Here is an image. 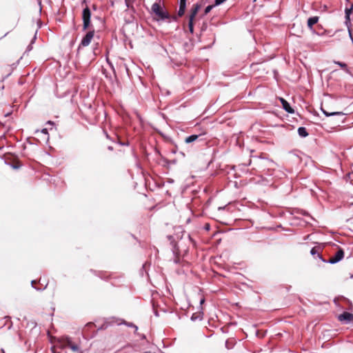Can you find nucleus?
Returning a JSON list of instances; mask_svg holds the SVG:
<instances>
[{
    "instance_id": "1",
    "label": "nucleus",
    "mask_w": 353,
    "mask_h": 353,
    "mask_svg": "<svg viewBox=\"0 0 353 353\" xmlns=\"http://www.w3.org/2000/svg\"><path fill=\"white\" fill-rule=\"evenodd\" d=\"M59 346L61 349H65L66 347H69L72 351L76 353H83L79 345L74 344L72 342L71 338L69 336H63L59 340Z\"/></svg>"
},
{
    "instance_id": "2",
    "label": "nucleus",
    "mask_w": 353,
    "mask_h": 353,
    "mask_svg": "<svg viewBox=\"0 0 353 353\" xmlns=\"http://www.w3.org/2000/svg\"><path fill=\"white\" fill-rule=\"evenodd\" d=\"M152 12L158 17L157 20H165L170 18V14L165 11L159 3L155 2L151 7Z\"/></svg>"
},
{
    "instance_id": "3",
    "label": "nucleus",
    "mask_w": 353,
    "mask_h": 353,
    "mask_svg": "<svg viewBox=\"0 0 353 353\" xmlns=\"http://www.w3.org/2000/svg\"><path fill=\"white\" fill-rule=\"evenodd\" d=\"M91 11L90 8L86 6L83 8L82 12V19H83V28L86 30L90 25Z\"/></svg>"
},
{
    "instance_id": "4",
    "label": "nucleus",
    "mask_w": 353,
    "mask_h": 353,
    "mask_svg": "<svg viewBox=\"0 0 353 353\" xmlns=\"http://www.w3.org/2000/svg\"><path fill=\"white\" fill-rule=\"evenodd\" d=\"M344 257V252L343 249L340 248L335 254L334 256L330 258L328 261H325V263L330 264H335L343 259Z\"/></svg>"
},
{
    "instance_id": "5",
    "label": "nucleus",
    "mask_w": 353,
    "mask_h": 353,
    "mask_svg": "<svg viewBox=\"0 0 353 353\" xmlns=\"http://www.w3.org/2000/svg\"><path fill=\"white\" fill-rule=\"evenodd\" d=\"M338 319L345 323H349L353 321V314L347 312H344L339 316Z\"/></svg>"
},
{
    "instance_id": "6",
    "label": "nucleus",
    "mask_w": 353,
    "mask_h": 353,
    "mask_svg": "<svg viewBox=\"0 0 353 353\" xmlns=\"http://www.w3.org/2000/svg\"><path fill=\"white\" fill-rule=\"evenodd\" d=\"M94 34V31H89L87 32L81 41V46H88L93 39Z\"/></svg>"
},
{
    "instance_id": "7",
    "label": "nucleus",
    "mask_w": 353,
    "mask_h": 353,
    "mask_svg": "<svg viewBox=\"0 0 353 353\" xmlns=\"http://www.w3.org/2000/svg\"><path fill=\"white\" fill-rule=\"evenodd\" d=\"M281 103L283 108L288 113L292 114L294 112V109L290 106L289 103L283 98H280Z\"/></svg>"
},
{
    "instance_id": "8",
    "label": "nucleus",
    "mask_w": 353,
    "mask_h": 353,
    "mask_svg": "<svg viewBox=\"0 0 353 353\" xmlns=\"http://www.w3.org/2000/svg\"><path fill=\"white\" fill-rule=\"evenodd\" d=\"M186 8V0H180L178 15L181 17L184 14Z\"/></svg>"
},
{
    "instance_id": "9",
    "label": "nucleus",
    "mask_w": 353,
    "mask_h": 353,
    "mask_svg": "<svg viewBox=\"0 0 353 353\" xmlns=\"http://www.w3.org/2000/svg\"><path fill=\"white\" fill-rule=\"evenodd\" d=\"M199 9H200L199 4L196 3V4L193 5V6L191 9V13L190 14L189 19L194 20V19L196 17Z\"/></svg>"
},
{
    "instance_id": "10",
    "label": "nucleus",
    "mask_w": 353,
    "mask_h": 353,
    "mask_svg": "<svg viewBox=\"0 0 353 353\" xmlns=\"http://www.w3.org/2000/svg\"><path fill=\"white\" fill-rule=\"evenodd\" d=\"M319 21V17H310L307 19V26L308 28L312 30V26L316 23Z\"/></svg>"
},
{
    "instance_id": "11",
    "label": "nucleus",
    "mask_w": 353,
    "mask_h": 353,
    "mask_svg": "<svg viewBox=\"0 0 353 353\" xmlns=\"http://www.w3.org/2000/svg\"><path fill=\"white\" fill-rule=\"evenodd\" d=\"M116 323H117V325L123 324L128 327H133V328H134L135 332H137L138 330V327L136 325L133 324L132 323H128L123 320H119V321H117Z\"/></svg>"
},
{
    "instance_id": "12",
    "label": "nucleus",
    "mask_w": 353,
    "mask_h": 353,
    "mask_svg": "<svg viewBox=\"0 0 353 353\" xmlns=\"http://www.w3.org/2000/svg\"><path fill=\"white\" fill-rule=\"evenodd\" d=\"M353 12V2L350 3V7H346L345 10V18L347 20H350V17Z\"/></svg>"
},
{
    "instance_id": "13",
    "label": "nucleus",
    "mask_w": 353,
    "mask_h": 353,
    "mask_svg": "<svg viewBox=\"0 0 353 353\" xmlns=\"http://www.w3.org/2000/svg\"><path fill=\"white\" fill-rule=\"evenodd\" d=\"M298 134L301 137H306L308 135L307 130L305 127H299L298 128Z\"/></svg>"
},
{
    "instance_id": "14",
    "label": "nucleus",
    "mask_w": 353,
    "mask_h": 353,
    "mask_svg": "<svg viewBox=\"0 0 353 353\" xmlns=\"http://www.w3.org/2000/svg\"><path fill=\"white\" fill-rule=\"evenodd\" d=\"M199 135H197V134H192L185 139V142L186 143H192V142L195 141L199 138Z\"/></svg>"
},
{
    "instance_id": "15",
    "label": "nucleus",
    "mask_w": 353,
    "mask_h": 353,
    "mask_svg": "<svg viewBox=\"0 0 353 353\" xmlns=\"http://www.w3.org/2000/svg\"><path fill=\"white\" fill-rule=\"evenodd\" d=\"M310 254L312 256L316 255V256L321 260L323 262H325V261L322 258L321 255L319 253L317 249L316 248H312L310 250Z\"/></svg>"
},
{
    "instance_id": "16",
    "label": "nucleus",
    "mask_w": 353,
    "mask_h": 353,
    "mask_svg": "<svg viewBox=\"0 0 353 353\" xmlns=\"http://www.w3.org/2000/svg\"><path fill=\"white\" fill-rule=\"evenodd\" d=\"M322 112L326 117H330V116H334V115H343V113L341 112H328L323 109Z\"/></svg>"
},
{
    "instance_id": "17",
    "label": "nucleus",
    "mask_w": 353,
    "mask_h": 353,
    "mask_svg": "<svg viewBox=\"0 0 353 353\" xmlns=\"http://www.w3.org/2000/svg\"><path fill=\"white\" fill-rule=\"evenodd\" d=\"M193 21H194V20L189 19V23H188V28H189L190 32L192 34L194 32V24H193Z\"/></svg>"
},
{
    "instance_id": "18",
    "label": "nucleus",
    "mask_w": 353,
    "mask_h": 353,
    "mask_svg": "<svg viewBox=\"0 0 353 353\" xmlns=\"http://www.w3.org/2000/svg\"><path fill=\"white\" fill-rule=\"evenodd\" d=\"M37 31L35 32L34 36L32 38L30 44L27 48V50L30 51L32 50V44L35 41V40L37 39Z\"/></svg>"
},
{
    "instance_id": "19",
    "label": "nucleus",
    "mask_w": 353,
    "mask_h": 353,
    "mask_svg": "<svg viewBox=\"0 0 353 353\" xmlns=\"http://www.w3.org/2000/svg\"><path fill=\"white\" fill-rule=\"evenodd\" d=\"M214 6V5L208 6L205 9V14H208V12H210Z\"/></svg>"
},
{
    "instance_id": "20",
    "label": "nucleus",
    "mask_w": 353,
    "mask_h": 353,
    "mask_svg": "<svg viewBox=\"0 0 353 353\" xmlns=\"http://www.w3.org/2000/svg\"><path fill=\"white\" fill-rule=\"evenodd\" d=\"M135 0H125V5L128 8L131 7V4Z\"/></svg>"
},
{
    "instance_id": "21",
    "label": "nucleus",
    "mask_w": 353,
    "mask_h": 353,
    "mask_svg": "<svg viewBox=\"0 0 353 353\" xmlns=\"http://www.w3.org/2000/svg\"><path fill=\"white\" fill-rule=\"evenodd\" d=\"M225 347L228 350L231 349L233 346V345L231 344L228 340H227L225 341Z\"/></svg>"
},
{
    "instance_id": "22",
    "label": "nucleus",
    "mask_w": 353,
    "mask_h": 353,
    "mask_svg": "<svg viewBox=\"0 0 353 353\" xmlns=\"http://www.w3.org/2000/svg\"><path fill=\"white\" fill-rule=\"evenodd\" d=\"M226 0H215V3H214V6H219L221 5V3H223L224 1H225Z\"/></svg>"
},
{
    "instance_id": "23",
    "label": "nucleus",
    "mask_w": 353,
    "mask_h": 353,
    "mask_svg": "<svg viewBox=\"0 0 353 353\" xmlns=\"http://www.w3.org/2000/svg\"><path fill=\"white\" fill-rule=\"evenodd\" d=\"M336 64H338L340 67L341 68H346L347 65L345 63H341V62H335Z\"/></svg>"
},
{
    "instance_id": "24",
    "label": "nucleus",
    "mask_w": 353,
    "mask_h": 353,
    "mask_svg": "<svg viewBox=\"0 0 353 353\" xmlns=\"http://www.w3.org/2000/svg\"><path fill=\"white\" fill-rule=\"evenodd\" d=\"M41 133L45 134H48L47 128L42 129L41 130Z\"/></svg>"
},
{
    "instance_id": "25",
    "label": "nucleus",
    "mask_w": 353,
    "mask_h": 353,
    "mask_svg": "<svg viewBox=\"0 0 353 353\" xmlns=\"http://www.w3.org/2000/svg\"><path fill=\"white\" fill-rule=\"evenodd\" d=\"M47 125H50L51 126H53L54 125V123L53 121H48L47 123H46Z\"/></svg>"
},
{
    "instance_id": "26",
    "label": "nucleus",
    "mask_w": 353,
    "mask_h": 353,
    "mask_svg": "<svg viewBox=\"0 0 353 353\" xmlns=\"http://www.w3.org/2000/svg\"><path fill=\"white\" fill-rule=\"evenodd\" d=\"M205 228L206 230H209V229H210V225H205Z\"/></svg>"
},
{
    "instance_id": "27",
    "label": "nucleus",
    "mask_w": 353,
    "mask_h": 353,
    "mask_svg": "<svg viewBox=\"0 0 353 353\" xmlns=\"http://www.w3.org/2000/svg\"><path fill=\"white\" fill-rule=\"evenodd\" d=\"M41 11V2L39 1V12Z\"/></svg>"
},
{
    "instance_id": "28",
    "label": "nucleus",
    "mask_w": 353,
    "mask_h": 353,
    "mask_svg": "<svg viewBox=\"0 0 353 353\" xmlns=\"http://www.w3.org/2000/svg\"><path fill=\"white\" fill-rule=\"evenodd\" d=\"M108 150H113V148H112V146H109V147H108Z\"/></svg>"
},
{
    "instance_id": "29",
    "label": "nucleus",
    "mask_w": 353,
    "mask_h": 353,
    "mask_svg": "<svg viewBox=\"0 0 353 353\" xmlns=\"http://www.w3.org/2000/svg\"><path fill=\"white\" fill-rule=\"evenodd\" d=\"M104 133L105 134L106 137H107V138H109V136H108V134H107V132H104Z\"/></svg>"
},
{
    "instance_id": "30",
    "label": "nucleus",
    "mask_w": 353,
    "mask_h": 353,
    "mask_svg": "<svg viewBox=\"0 0 353 353\" xmlns=\"http://www.w3.org/2000/svg\"><path fill=\"white\" fill-rule=\"evenodd\" d=\"M34 281H32V282H31V285H32V287H33V284H34Z\"/></svg>"
},
{
    "instance_id": "31",
    "label": "nucleus",
    "mask_w": 353,
    "mask_h": 353,
    "mask_svg": "<svg viewBox=\"0 0 353 353\" xmlns=\"http://www.w3.org/2000/svg\"><path fill=\"white\" fill-rule=\"evenodd\" d=\"M203 301H204V300H203V299H202V300L201 301V303H203Z\"/></svg>"
},
{
    "instance_id": "32",
    "label": "nucleus",
    "mask_w": 353,
    "mask_h": 353,
    "mask_svg": "<svg viewBox=\"0 0 353 353\" xmlns=\"http://www.w3.org/2000/svg\"><path fill=\"white\" fill-rule=\"evenodd\" d=\"M350 278H352V279L353 278V274H352V275L350 276Z\"/></svg>"
},
{
    "instance_id": "33",
    "label": "nucleus",
    "mask_w": 353,
    "mask_h": 353,
    "mask_svg": "<svg viewBox=\"0 0 353 353\" xmlns=\"http://www.w3.org/2000/svg\"><path fill=\"white\" fill-rule=\"evenodd\" d=\"M352 174H353V172H352Z\"/></svg>"
}]
</instances>
